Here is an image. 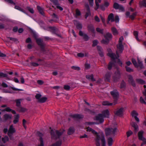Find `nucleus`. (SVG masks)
<instances>
[{
    "label": "nucleus",
    "mask_w": 146,
    "mask_h": 146,
    "mask_svg": "<svg viewBox=\"0 0 146 146\" xmlns=\"http://www.w3.org/2000/svg\"><path fill=\"white\" fill-rule=\"evenodd\" d=\"M123 40V36H121L119 38V43L117 45V49L116 51L117 56L112 52H109L108 54V55L112 59L111 61L110 62L108 65V68L109 70L111 69L112 67L115 65L116 63L115 62V60L119 58V53L122 52L123 49V46L122 44V42Z\"/></svg>",
    "instance_id": "nucleus-1"
},
{
    "label": "nucleus",
    "mask_w": 146,
    "mask_h": 146,
    "mask_svg": "<svg viewBox=\"0 0 146 146\" xmlns=\"http://www.w3.org/2000/svg\"><path fill=\"white\" fill-rule=\"evenodd\" d=\"M86 129L87 131L91 132L96 136L95 141L96 146H105L106 141L103 133L99 135L97 132L89 127Z\"/></svg>",
    "instance_id": "nucleus-2"
},
{
    "label": "nucleus",
    "mask_w": 146,
    "mask_h": 146,
    "mask_svg": "<svg viewBox=\"0 0 146 146\" xmlns=\"http://www.w3.org/2000/svg\"><path fill=\"white\" fill-rule=\"evenodd\" d=\"M110 113L109 111L107 110L103 111L102 114H100L97 116L95 119L100 123H102L104 121V117L108 118L109 117Z\"/></svg>",
    "instance_id": "nucleus-3"
},
{
    "label": "nucleus",
    "mask_w": 146,
    "mask_h": 146,
    "mask_svg": "<svg viewBox=\"0 0 146 146\" xmlns=\"http://www.w3.org/2000/svg\"><path fill=\"white\" fill-rule=\"evenodd\" d=\"M116 127H113L106 129L105 130L106 135L107 136L113 134L116 131Z\"/></svg>",
    "instance_id": "nucleus-4"
},
{
    "label": "nucleus",
    "mask_w": 146,
    "mask_h": 146,
    "mask_svg": "<svg viewBox=\"0 0 146 146\" xmlns=\"http://www.w3.org/2000/svg\"><path fill=\"white\" fill-rule=\"evenodd\" d=\"M105 39H103L101 40V42L104 44H108L110 40L112 37V35L111 33H107L106 34L104 35Z\"/></svg>",
    "instance_id": "nucleus-5"
},
{
    "label": "nucleus",
    "mask_w": 146,
    "mask_h": 146,
    "mask_svg": "<svg viewBox=\"0 0 146 146\" xmlns=\"http://www.w3.org/2000/svg\"><path fill=\"white\" fill-rule=\"evenodd\" d=\"M55 133L58 136H60L62 135V134L63 133V131H62L61 130L60 131H58L56 130L55 131L53 130H52L51 132V137L52 138H53L54 137Z\"/></svg>",
    "instance_id": "nucleus-6"
},
{
    "label": "nucleus",
    "mask_w": 146,
    "mask_h": 146,
    "mask_svg": "<svg viewBox=\"0 0 146 146\" xmlns=\"http://www.w3.org/2000/svg\"><path fill=\"white\" fill-rule=\"evenodd\" d=\"M124 110V108H121L115 112V114L119 116H121L123 114V113Z\"/></svg>",
    "instance_id": "nucleus-7"
},
{
    "label": "nucleus",
    "mask_w": 146,
    "mask_h": 146,
    "mask_svg": "<svg viewBox=\"0 0 146 146\" xmlns=\"http://www.w3.org/2000/svg\"><path fill=\"white\" fill-rule=\"evenodd\" d=\"M131 115L133 117H134L136 121L138 122L139 121V119L137 117L138 115V113L135 111H133L131 113Z\"/></svg>",
    "instance_id": "nucleus-8"
},
{
    "label": "nucleus",
    "mask_w": 146,
    "mask_h": 146,
    "mask_svg": "<svg viewBox=\"0 0 146 146\" xmlns=\"http://www.w3.org/2000/svg\"><path fill=\"white\" fill-rule=\"evenodd\" d=\"M113 7L115 9H119L121 10H123V7L122 5H119L116 3H114Z\"/></svg>",
    "instance_id": "nucleus-9"
},
{
    "label": "nucleus",
    "mask_w": 146,
    "mask_h": 146,
    "mask_svg": "<svg viewBox=\"0 0 146 146\" xmlns=\"http://www.w3.org/2000/svg\"><path fill=\"white\" fill-rule=\"evenodd\" d=\"M15 132V130L13 127L12 125H11L9 127L8 131V135H10V134H13Z\"/></svg>",
    "instance_id": "nucleus-10"
},
{
    "label": "nucleus",
    "mask_w": 146,
    "mask_h": 146,
    "mask_svg": "<svg viewBox=\"0 0 146 146\" xmlns=\"http://www.w3.org/2000/svg\"><path fill=\"white\" fill-rule=\"evenodd\" d=\"M128 81L133 86H135V84L133 80L132 77L130 75H129L128 76Z\"/></svg>",
    "instance_id": "nucleus-11"
},
{
    "label": "nucleus",
    "mask_w": 146,
    "mask_h": 146,
    "mask_svg": "<svg viewBox=\"0 0 146 146\" xmlns=\"http://www.w3.org/2000/svg\"><path fill=\"white\" fill-rule=\"evenodd\" d=\"M111 93L114 99H117L118 97V94L116 90H114L113 91L111 92Z\"/></svg>",
    "instance_id": "nucleus-12"
},
{
    "label": "nucleus",
    "mask_w": 146,
    "mask_h": 146,
    "mask_svg": "<svg viewBox=\"0 0 146 146\" xmlns=\"http://www.w3.org/2000/svg\"><path fill=\"white\" fill-rule=\"evenodd\" d=\"M132 126L134 128L135 131L137 132L138 130V127L137 124L135 123L132 122L131 123Z\"/></svg>",
    "instance_id": "nucleus-13"
},
{
    "label": "nucleus",
    "mask_w": 146,
    "mask_h": 146,
    "mask_svg": "<svg viewBox=\"0 0 146 146\" xmlns=\"http://www.w3.org/2000/svg\"><path fill=\"white\" fill-rule=\"evenodd\" d=\"M108 23L109 21H110L112 22L114 21L113 15V13H111L109 15L108 17Z\"/></svg>",
    "instance_id": "nucleus-14"
},
{
    "label": "nucleus",
    "mask_w": 146,
    "mask_h": 146,
    "mask_svg": "<svg viewBox=\"0 0 146 146\" xmlns=\"http://www.w3.org/2000/svg\"><path fill=\"white\" fill-rule=\"evenodd\" d=\"M109 5V3L107 1H105L104 3V5H101L100 6V8L102 10H104L105 8L104 7V6L106 7H108Z\"/></svg>",
    "instance_id": "nucleus-15"
},
{
    "label": "nucleus",
    "mask_w": 146,
    "mask_h": 146,
    "mask_svg": "<svg viewBox=\"0 0 146 146\" xmlns=\"http://www.w3.org/2000/svg\"><path fill=\"white\" fill-rule=\"evenodd\" d=\"M19 115L17 114L15 115L14 119L13 121V122L14 124H16L19 121Z\"/></svg>",
    "instance_id": "nucleus-16"
},
{
    "label": "nucleus",
    "mask_w": 146,
    "mask_h": 146,
    "mask_svg": "<svg viewBox=\"0 0 146 146\" xmlns=\"http://www.w3.org/2000/svg\"><path fill=\"white\" fill-rule=\"evenodd\" d=\"M139 6L141 7H146V0H143L139 2Z\"/></svg>",
    "instance_id": "nucleus-17"
},
{
    "label": "nucleus",
    "mask_w": 146,
    "mask_h": 146,
    "mask_svg": "<svg viewBox=\"0 0 146 146\" xmlns=\"http://www.w3.org/2000/svg\"><path fill=\"white\" fill-rule=\"evenodd\" d=\"M38 135L40 137L42 136V134L39 133L38 134ZM40 144L38 145V146H44L43 140L42 138L41 137H40Z\"/></svg>",
    "instance_id": "nucleus-18"
},
{
    "label": "nucleus",
    "mask_w": 146,
    "mask_h": 146,
    "mask_svg": "<svg viewBox=\"0 0 146 146\" xmlns=\"http://www.w3.org/2000/svg\"><path fill=\"white\" fill-rule=\"evenodd\" d=\"M86 78L89 80H91L92 81H95V79L94 78L93 75L92 74L90 75H87L86 76Z\"/></svg>",
    "instance_id": "nucleus-19"
},
{
    "label": "nucleus",
    "mask_w": 146,
    "mask_h": 146,
    "mask_svg": "<svg viewBox=\"0 0 146 146\" xmlns=\"http://www.w3.org/2000/svg\"><path fill=\"white\" fill-rule=\"evenodd\" d=\"M120 72L119 71H117L115 73V75L114 76V80L115 81V78H119L120 77Z\"/></svg>",
    "instance_id": "nucleus-20"
},
{
    "label": "nucleus",
    "mask_w": 146,
    "mask_h": 146,
    "mask_svg": "<svg viewBox=\"0 0 146 146\" xmlns=\"http://www.w3.org/2000/svg\"><path fill=\"white\" fill-rule=\"evenodd\" d=\"M88 28L89 31H91L93 33L95 32V29L93 25H89L88 27Z\"/></svg>",
    "instance_id": "nucleus-21"
},
{
    "label": "nucleus",
    "mask_w": 146,
    "mask_h": 146,
    "mask_svg": "<svg viewBox=\"0 0 146 146\" xmlns=\"http://www.w3.org/2000/svg\"><path fill=\"white\" fill-rule=\"evenodd\" d=\"M144 133V131H140L138 133V136L139 139L140 140L144 137L143 135Z\"/></svg>",
    "instance_id": "nucleus-22"
},
{
    "label": "nucleus",
    "mask_w": 146,
    "mask_h": 146,
    "mask_svg": "<svg viewBox=\"0 0 146 146\" xmlns=\"http://www.w3.org/2000/svg\"><path fill=\"white\" fill-rule=\"evenodd\" d=\"M111 31L113 35H118V32L116 28L113 27L111 28Z\"/></svg>",
    "instance_id": "nucleus-23"
},
{
    "label": "nucleus",
    "mask_w": 146,
    "mask_h": 146,
    "mask_svg": "<svg viewBox=\"0 0 146 146\" xmlns=\"http://www.w3.org/2000/svg\"><path fill=\"white\" fill-rule=\"evenodd\" d=\"M113 141V139L111 138H109L108 139V145L109 146H111L112 144Z\"/></svg>",
    "instance_id": "nucleus-24"
},
{
    "label": "nucleus",
    "mask_w": 146,
    "mask_h": 146,
    "mask_svg": "<svg viewBox=\"0 0 146 146\" xmlns=\"http://www.w3.org/2000/svg\"><path fill=\"white\" fill-rule=\"evenodd\" d=\"M12 115H9L8 114H5L4 116V119L5 120L8 119H10L11 118Z\"/></svg>",
    "instance_id": "nucleus-25"
},
{
    "label": "nucleus",
    "mask_w": 146,
    "mask_h": 146,
    "mask_svg": "<svg viewBox=\"0 0 146 146\" xmlns=\"http://www.w3.org/2000/svg\"><path fill=\"white\" fill-rule=\"evenodd\" d=\"M74 131V128L73 127H70L68 130V134H73Z\"/></svg>",
    "instance_id": "nucleus-26"
},
{
    "label": "nucleus",
    "mask_w": 146,
    "mask_h": 146,
    "mask_svg": "<svg viewBox=\"0 0 146 146\" xmlns=\"http://www.w3.org/2000/svg\"><path fill=\"white\" fill-rule=\"evenodd\" d=\"M37 8L39 12L42 15L44 14L43 9L41 8L39 6H37Z\"/></svg>",
    "instance_id": "nucleus-27"
},
{
    "label": "nucleus",
    "mask_w": 146,
    "mask_h": 146,
    "mask_svg": "<svg viewBox=\"0 0 146 146\" xmlns=\"http://www.w3.org/2000/svg\"><path fill=\"white\" fill-rule=\"evenodd\" d=\"M86 7L88 10V12L87 13L86 15L85 16L86 17V18L88 16L90 15L91 14L89 7L88 5H86Z\"/></svg>",
    "instance_id": "nucleus-28"
},
{
    "label": "nucleus",
    "mask_w": 146,
    "mask_h": 146,
    "mask_svg": "<svg viewBox=\"0 0 146 146\" xmlns=\"http://www.w3.org/2000/svg\"><path fill=\"white\" fill-rule=\"evenodd\" d=\"M102 104L104 106H111L113 105V103H110L108 101H104L102 102Z\"/></svg>",
    "instance_id": "nucleus-29"
},
{
    "label": "nucleus",
    "mask_w": 146,
    "mask_h": 146,
    "mask_svg": "<svg viewBox=\"0 0 146 146\" xmlns=\"http://www.w3.org/2000/svg\"><path fill=\"white\" fill-rule=\"evenodd\" d=\"M47 100V98L46 97H43L40 98L38 102L40 103H44Z\"/></svg>",
    "instance_id": "nucleus-30"
},
{
    "label": "nucleus",
    "mask_w": 146,
    "mask_h": 146,
    "mask_svg": "<svg viewBox=\"0 0 146 146\" xmlns=\"http://www.w3.org/2000/svg\"><path fill=\"white\" fill-rule=\"evenodd\" d=\"M4 111H11L12 113H13L15 114L16 113V112L15 111L12 110L9 107L6 108Z\"/></svg>",
    "instance_id": "nucleus-31"
},
{
    "label": "nucleus",
    "mask_w": 146,
    "mask_h": 146,
    "mask_svg": "<svg viewBox=\"0 0 146 146\" xmlns=\"http://www.w3.org/2000/svg\"><path fill=\"white\" fill-rule=\"evenodd\" d=\"M2 141L4 143L8 141L9 139L8 136H5L4 137H3L2 139Z\"/></svg>",
    "instance_id": "nucleus-32"
},
{
    "label": "nucleus",
    "mask_w": 146,
    "mask_h": 146,
    "mask_svg": "<svg viewBox=\"0 0 146 146\" xmlns=\"http://www.w3.org/2000/svg\"><path fill=\"white\" fill-rule=\"evenodd\" d=\"M73 117H74L76 118L77 119H80L82 118L83 116L82 115H80L79 114H75L73 115Z\"/></svg>",
    "instance_id": "nucleus-33"
},
{
    "label": "nucleus",
    "mask_w": 146,
    "mask_h": 146,
    "mask_svg": "<svg viewBox=\"0 0 146 146\" xmlns=\"http://www.w3.org/2000/svg\"><path fill=\"white\" fill-rule=\"evenodd\" d=\"M132 62L135 67H138V66L137 64L136 61L135 59L132 58Z\"/></svg>",
    "instance_id": "nucleus-34"
},
{
    "label": "nucleus",
    "mask_w": 146,
    "mask_h": 146,
    "mask_svg": "<svg viewBox=\"0 0 146 146\" xmlns=\"http://www.w3.org/2000/svg\"><path fill=\"white\" fill-rule=\"evenodd\" d=\"M15 9L17 10H19L20 11H21L24 13H25V12L23 11V10L19 6L16 5L15 6Z\"/></svg>",
    "instance_id": "nucleus-35"
},
{
    "label": "nucleus",
    "mask_w": 146,
    "mask_h": 146,
    "mask_svg": "<svg viewBox=\"0 0 146 146\" xmlns=\"http://www.w3.org/2000/svg\"><path fill=\"white\" fill-rule=\"evenodd\" d=\"M41 96V95L40 94H37L35 96V98L37 100H38V101L40 99Z\"/></svg>",
    "instance_id": "nucleus-36"
},
{
    "label": "nucleus",
    "mask_w": 146,
    "mask_h": 146,
    "mask_svg": "<svg viewBox=\"0 0 146 146\" xmlns=\"http://www.w3.org/2000/svg\"><path fill=\"white\" fill-rule=\"evenodd\" d=\"M36 40L37 43L39 45H41L42 44V40L40 38H37L36 39Z\"/></svg>",
    "instance_id": "nucleus-37"
},
{
    "label": "nucleus",
    "mask_w": 146,
    "mask_h": 146,
    "mask_svg": "<svg viewBox=\"0 0 146 146\" xmlns=\"http://www.w3.org/2000/svg\"><path fill=\"white\" fill-rule=\"evenodd\" d=\"M134 35L135 36V37L136 39L137 40H139L138 37V33L137 31H134L133 33Z\"/></svg>",
    "instance_id": "nucleus-38"
},
{
    "label": "nucleus",
    "mask_w": 146,
    "mask_h": 146,
    "mask_svg": "<svg viewBox=\"0 0 146 146\" xmlns=\"http://www.w3.org/2000/svg\"><path fill=\"white\" fill-rule=\"evenodd\" d=\"M137 81L138 83L140 84H143L145 83L144 81L140 79H137Z\"/></svg>",
    "instance_id": "nucleus-39"
},
{
    "label": "nucleus",
    "mask_w": 146,
    "mask_h": 146,
    "mask_svg": "<svg viewBox=\"0 0 146 146\" xmlns=\"http://www.w3.org/2000/svg\"><path fill=\"white\" fill-rule=\"evenodd\" d=\"M138 63L139 65L138 66H139L141 68H143V66L141 62L138 58Z\"/></svg>",
    "instance_id": "nucleus-40"
},
{
    "label": "nucleus",
    "mask_w": 146,
    "mask_h": 146,
    "mask_svg": "<svg viewBox=\"0 0 146 146\" xmlns=\"http://www.w3.org/2000/svg\"><path fill=\"white\" fill-rule=\"evenodd\" d=\"M140 100L141 103L144 104H146V102H145L144 99L142 98V97H140Z\"/></svg>",
    "instance_id": "nucleus-41"
},
{
    "label": "nucleus",
    "mask_w": 146,
    "mask_h": 146,
    "mask_svg": "<svg viewBox=\"0 0 146 146\" xmlns=\"http://www.w3.org/2000/svg\"><path fill=\"white\" fill-rule=\"evenodd\" d=\"M126 71L128 72H131L133 71V70L127 66H126L125 67Z\"/></svg>",
    "instance_id": "nucleus-42"
},
{
    "label": "nucleus",
    "mask_w": 146,
    "mask_h": 146,
    "mask_svg": "<svg viewBox=\"0 0 146 146\" xmlns=\"http://www.w3.org/2000/svg\"><path fill=\"white\" fill-rule=\"evenodd\" d=\"M27 9L31 13H34V11L33 9L30 8V7H27Z\"/></svg>",
    "instance_id": "nucleus-43"
},
{
    "label": "nucleus",
    "mask_w": 146,
    "mask_h": 146,
    "mask_svg": "<svg viewBox=\"0 0 146 146\" xmlns=\"http://www.w3.org/2000/svg\"><path fill=\"white\" fill-rule=\"evenodd\" d=\"M125 86V84L124 82L122 81L121 83L120 87L121 88H124Z\"/></svg>",
    "instance_id": "nucleus-44"
},
{
    "label": "nucleus",
    "mask_w": 146,
    "mask_h": 146,
    "mask_svg": "<svg viewBox=\"0 0 146 146\" xmlns=\"http://www.w3.org/2000/svg\"><path fill=\"white\" fill-rule=\"evenodd\" d=\"M7 75L5 74H4L2 72H0V78L1 77H6Z\"/></svg>",
    "instance_id": "nucleus-45"
},
{
    "label": "nucleus",
    "mask_w": 146,
    "mask_h": 146,
    "mask_svg": "<svg viewBox=\"0 0 146 146\" xmlns=\"http://www.w3.org/2000/svg\"><path fill=\"white\" fill-rule=\"evenodd\" d=\"M140 140L143 141V143L141 144V146H142L143 144H146V139H145L144 137L143 138Z\"/></svg>",
    "instance_id": "nucleus-46"
},
{
    "label": "nucleus",
    "mask_w": 146,
    "mask_h": 146,
    "mask_svg": "<svg viewBox=\"0 0 146 146\" xmlns=\"http://www.w3.org/2000/svg\"><path fill=\"white\" fill-rule=\"evenodd\" d=\"M99 3H98V2H97V1H96V2H95L96 4V7L95 8V10H97V9L99 8Z\"/></svg>",
    "instance_id": "nucleus-47"
},
{
    "label": "nucleus",
    "mask_w": 146,
    "mask_h": 146,
    "mask_svg": "<svg viewBox=\"0 0 146 146\" xmlns=\"http://www.w3.org/2000/svg\"><path fill=\"white\" fill-rule=\"evenodd\" d=\"M133 133V132L131 131H129L127 133V137H129Z\"/></svg>",
    "instance_id": "nucleus-48"
},
{
    "label": "nucleus",
    "mask_w": 146,
    "mask_h": 146,
    "mask_svg": "<svg viewBox=\"0 0 146 146\" xmlns=\"http://www.w3.org/2000/svg\"><path fill=\"white\" fill-rule=\"evenodd\" d=\"M98 42L97 40H94L93 42V46H95L98 44Z\"/></svg>",
    "instance_id": "nucleus-49"
},
{
    "label": "nucleus",
    "mask_w": 146,
    "mask_h": 146,
    "mask_svg": "<svg viewBox=\"0 0 146 146\" xmlns=\"http://www.w3.org/2000/svg\"><path fill=\"white\" fill-rule=\"evenodd\" d=\"M96 31L101 33H103V31L102 29H100L99 28H97L96 29Z\"/></svg>",
    "instance_id": "nucleus-50"
},
{
    "label": "nucleus",
    "mask_w": 146,
    "mask_h": 146,
    "mask_svg": "<svg viewBox=\"0 0 146 146\" xmlns=\"http://www.w3.org/2000/svg\"><path fill=\"white\" fill-rule=\"evenodd\" d=\"M114 21H115L116 23L119 22V18L118 16H115Z\"/></svg>",
    "instance_id": "nucleus-51"
},
{
    "label": "nucleus",
    "mask_w": 146,
    "mask_h": 146,
    "mask_svg": "<svg viewBox=\"0 0 146 146\" xmlns=\"http://www.w3.org/2000/svg\"><path fill=\"white\" fill-rule=\"evenodd\" d=\"M80 15V12L78 9H76V15L77 16Z\"/></svg>",
    "instance_id": "nucleus-52"
},
{
    "label": "nucleus",
    "mask_w": 146,
    "mask_h": 146,
    "mask_svg": "<svg viewBox=\"0 0 146 146\" xmlns=\"http://www.w3.org/2000/svg\"><path fill=\"white\" fill-rule=\"evenodd\" d=\"M78 56L80 57H82L84 56V54L82 53H79L78 54Z\"/></svg>",
    "instance_id": "nucleus-53"
},
{
    "label": "nucleus",
    "mask_w": 146,
    "mask_h": 146,
    "mask_svg": "<svg viewBox=\"0 0 146 146\" xmlns=\"http://www.w3.org/2000/svg\"><path fill=\"white\" fill-rule=\"evenodd\" d=\"M16 105L18 106H20L21 104V101L20 100H18L16 101Z\"/></svg>",
    "instance_id": "nucleus-54"
},
{
    "label": "nucleus",
    "mask_w": 146,
    "mask_h": 146,
    "mask_svg": "<svg viewBox=\"0 0 146 146\" xmlns=\"http://www.w3.org/2000/svg\"><path fill=\"white\" fill-rule=\"evenodd\" d=\"M85 40H87L89 39L88 36L86 34H84L83 36Z\"/></svg>",
    "instance_id": "nucleus-55"
},
{
    "label": "nucleus",
    "mask_w": 146,
    "mask_h": 146,
    "mask_svg": "<svg viewBox=\"0 0 146 146\" xmlns=\"http://www.w3.org/2000/svg\"><path fill=\"white\" fill-rule=\"evenodd\" d=\"M5 1L7 2L8 3L15 5V3H14L12 0H5Z\"/></svg>",
    "instance_id": "nucleus-56"
},
{
    "label": "nucleus",
    "mask_w": 146,
    "mask_h": 146,
    "mask_svg": "<svg viewBox=\"0 0 146 146\" xmlns=\"http://www.w3.org/2000/svg\"><path fill=\"white\" fill-rule=\"evenodd\" d=\"M78 29H81L82 28V26L81 24L78 23L77 25H76Z\"/></svg>",
    "instance_id": "nucleus-57"
},
{
    "label": "nucleus",
    "mask_w": 146,
    "mask_h": 146,
    "mask_svg": "<svg viewBox=\"0 0 146 146\" xmlns=\"http://www.w3.org/2000/svg\"><path fill=\"white\" fill-rule=\"evenodd\" d=\"M94 0H88L89 4L91 6H93V5Z\"/></svg>",
    "instance_id": "nucleus-58"
},
{
    "label": "nucleus",
    "mask_w": 146,
    "mask_h": 146,
    "mask_svg": "<svg viewBox=\"0 0 146 146\" xmlns=\"http://www.w3.org/2000/svg\"><path fill=\"white\" fill-rule=\"evenodd\" d=\"M95 123L94 122H86L85 123L86 125H93L95 124Z\"/></svg>",
    "instance_id": "nucleus-59"
},
{
    "label": "nucleus",
    "mask_w": 146,
    "mask_h": 146,
    "mask_svg": "<svg viewBox=\"0 0 146 146\" xmlns=\"http://www.w3.org/2000/svg\"><path fill=\"white\" fill-rule=\"evenodd\" d=\"M95 20L97 22H99L100 21V20L99 18H98V16H96L95 17Z\"/></svg>",
    "instance_id": "nucleus-60"
},
{
    "label": "nucleus",
    "mask_w": 146,
    "mask_h": 146,
    "mask_svg": "<svg viewBox=\"0 0 146 146\" xmlns=\"http://www.w3.org/2000/svg\"><path fill=\"white\" fill-rule=\"evenodd\" d=\"M70 88V86L68 85H65L64 86V88L67 90H69Z\"/></svg>",
    "instance_id": "nucleus-61"
},
{
    "label": "nucleus",
    "mask_w": 146,
    "mask_h": 146,
    "mask_svg": "<svg viewBox=\"0 0 146 146\" xmlns=\"http://www.w3.org/2000/svg\"><path fill=\"white\" fill-rule=\"evenodd\" d=\"M1 86L4 88H7L8 87L7 84L4 82H3L1 84Z\"/></svg>",
    "instance_id": "nucleus-62"
},
{
    "label": "nucleus",
    "mask_w": 146,
    "mask_h": 146,
    "mask_svg": "<svg viewBox=\"0 0 146 146\" xmlns=\"http://www.w3.org/2000/svg\"><path fill=\"white\" fill-rule=\"evenodd\" d=\"M136 14L135 13H133V14L132 15L130 16V18H131L132 19H133L135 16Z\"/></svg>",
    "instance_id": "nucleus-63"
},
{
    "label": "nucleus",
    "mask_w": 146,
    "mask_h": 146,
    "mask_svg": "<svg viewBox=\"0 0 146 146\" xmlns=\"http://www.w3.org/2000/svg\"><path fill=\"white\" fill-rule=\"evenodd\" d=\"M72 68L74 70H80V68L78 67H76L75 66H73L72 67Z\"/></svg>",
    "instance_id": "nucleus-64"
}]
</instances>
